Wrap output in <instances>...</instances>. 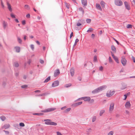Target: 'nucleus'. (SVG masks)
<instances>
[{
    "label": "nucleus",
    "mask_w": 135,
    "mask_h": 135,
    "mask_svg": "<svg viewBox=\"0 0 135 135\" xmlns=\"http://www.w3.org/2000/svg\"><path fill=\"white\" fill-rule=\"evenodd\" d=\"M44 121H45V124L47 125L55 126L57 124L55 122L51 121L50 119H45Z\"/></svg>",
    "instance_id": "f257e3e1"
},
{
    "label": "nucleus",
    "mask_w": 135,
    "mask_h": 135,
    "mask_svg": "<svg viewBox=\"0 0 135 135\" xmlns=\"http://www.w3.org/2000/svg\"><path fill=\"white\" fill-rule=\"evenodd\" d=\"M104 87L103 86H101L95 90L92 91L93 93H96L102 91L104 89Z\"/></svg>",
    "instance_id": "f03ea898"
},
{
    "label": "nucleus",
    "mask_w": 135,
    "mask_h": 135,
    "mask_svg": "<svg viewBox=\"0 0 135 135\" xmlns=\"http://www.w3.org/2000/svg\"><path fill=\"white\" fill-rule=\"evenodd\" d=\"M56 109V108H50L45 109L44 110L42 111V112H49L54 111Z\"/></svg>",
    "instance_id": "7ed1b4c3"
},
{
    "label": "nucleus",
    "mask_w": 135,
    "mask_h": 135,
    "mask_svg": "<svg viewBox=\"0 0 135 135\" xmlns=\"http://www.w3.org/2000/svg\"><path fill=\"white\" fill-rule=\"evenodd\" d=\"M115 91L113 90H109L106 93V96L107 97H110L113 95Z\"/></svg>",
    "instance_id": "20e7f679"
},
{
    "label": "nucleus",
    "mask_w": 135,
    "mask_h": 135,
    "mask_svg": "<svg viewBox=\"0 0 135 135\" xmlns=\"http://www.w3.org/2000/svg\"><path fill=\"white\" fill-rule=\"evenodd\" d=\"M115 3L116 5L119 6H121L123 4L122 2L120 0H115Z\"/></svg>",
    "instance_id": "39448f33"
},
{
    "label": "nucleus",
    "mask_w": 135,
    "mask_h": 135,
    "mask_svg": "<svg viewBox=\"0 0 135 135\" xmlns=\"http://www.w3.org/2000/svg\"><path fill=\"white\" fill-rule=\"evenodd\" d=\"M124 5L126 8L128 10H129L131 9V7L129 4V3L126 1H125L124 2Z\"/></svg>",
    "instance_id": "423d86ee"
},
{
    "label": "nucleus",
    "mask_w": 135,
    "mask_h": 135,
    "mask_svg": "<svg viewBox=\"0 0 135 135\" xmlns=\"http://www.w3.org/2000/svg\"><path fill=\"white\" fill-rule=\"evenodd\" d=\"M131 106V104H130V102L127 101L125 103V106L126 108L129 109L130 108Z\"/></svg>",
    "instance_id": "0eeeda50"
},
{
    "label": "nucleus",
    "mask_w": 135,
    "mask_h": 135,
    "mask_svg": "<svg viewBox=\"0 0 135 135\" xmlns=\"http://www.w3.org/2000/svg\"><path fill=\"white\" fill-rule=\"evenodd\" d=\"M114 104L113 103H112L110 104L109 108V111L110 112H111L114 109Z\"/></svg>",
    "instance_id": "6e6552de"
},
{
    "label": "nucleus",
    "mask_w": 135,
    "mask_h": 135,
    "mask_svg": "<svg viewBox=\"0 0 135 135\" xmlns=\"http://www.w3.org/2000/svg\"><path fill=\"white\" fill-rule=\"evenodd\" d=\"M111 54L113 59H114L116 62L118 64L119 63V61L118 57L117 56H115L112 52H111Z\"/></svg>",
    "instance_id": "1a4fd4ad"
},
{
    "label": "nucleus",
    "mask_w": 135,
    "mask_h": 135,
    "mask_svg": "<svg viewBox=\"0 0 135 135\" xmlns=\"http://www.w3.org/2000/svg\"><path fill=\"white\" fill-rule=\"evenodd\" d=\"M59 82L58 81H54L52 84V87H55L58 86L59 85Z\"/></svg>",
    "instance_id": "9d476101"
},
{
    "label": "nucleus",
    "mask_w": 135,
    "mask_h": 135,
    "mask_svg": "<svg viewBox=\"0 0 135 135\" xmlns=\"http://www.w3.org/2000/svg\"><path fill=\"white\" fill-rule=\"evenodd\" d=\"M122 64L123 66H125L126 64L127 60L124 58H123L121 60Z\"/></svg>",
    "instance_id": "9b49d317"
},
{
    "label": "nucleus",
    "mask_w": 135,
    "mask_h": 135,
    "mask_svg": "<svg viewBox=\"0 0 135 135\" xmlns=\"http://www.w3.org/2000/svg\"><path fill=\"white\" fill-rule=\"evenodd\" d=\"M82 98L85 101L88 102L90 100V98L89 97H84Z\"/></svg>",
    "instance_id": "f8f14e48"
},
{
    "label": "nucleus",
    "mask_w": 135,
    "mask_h": 135,
    "mask_svg": "<svg viewBox=\"0 0 135 135\" xmlns=\"http://www.w3.org/2000/svg\"><path fill=\"white\" fill-rule=\"evenodd\" d=\"M60 73V72L59 70L57 69L55 70L54 73V76L55 77H56L59 75Z\"/></svg>",
    "instance_id": "ddd939ff"
},
{
    "label": "nucleus",
    "mask_w": 135,
    "mask_h": 135,
    "mask_svg": "<svg viewBox=\"0 0 135 135\" xmlns=\"http://www.w3.org/2000/svg\"><path fill=\"white\" fill-rule=\"evenodd\" d=\"M96 8L98 10L102 11V9L101 7L99 4L97 3L96 5Z\"/></svg>",
    "instance_id": "4468645a"
},
{
    "label": "nucleus",
    "mask_w": 135,
    "mask_h": 135,
    "mask_svg": "<svg viewBox=\"0 0 135 135\" xmlns=\"http://www.w3.org/2000/svg\"><path fill=\"white\" fill-rule=\"evenodd\" d=\"M8 24L7 22L4 21H3V28L5 29L6 28Z\"/></svg>",
    "instance_id": "2eb2a0df"
},
{
    "label": "nucleus",
    "mask_w": 135,
    "mask_h": 135,
    "mask_svg": "<svg viewBox=\"0 0 135 135\" xmlns=\"http://www.w3.org/2000/svg\"><path fill=\"white\" fill-rule=\"evenodd\" d=\"M7 6L9 10L11 12L12 11V9L11 8V4L8 2L7 3Z\"/></svg>",
    "instance_id": "dca6fc26"
},
{
    "label": "nucleus",
    "mask_w": 135,
    "mask_h": 135,
    "mask_svg": "<svg viewBox=\"0 0 135 135\" xmlns=\"http://www.w3.org/2000/svg\"><path fill=\"white\" fill-rule=\"evenodd\" d=\"M100 4L102 8L103 9L104 8H105V4L104 2L103 1H102L100 2Z\"/></svg>",
    "instance_id": "f3484780"
},
{
    "label": "nucleus",
    "mask_w": 135,
    "mask_h": 135,
    "mask_svg": "<svg viewBox=\"0 0 135 135\" xmlns=\"http://www.w3.org/2000/svg\"><path fill=\"white\" fill-rule=\"evenodd\" d=\"M70 73L71 74V75L73 76L74 74V70L73 68H71L70 70Z\"/></svg>",
    "instance_id": "a211bd4d"
},
{
    "label": "nucleus",
    "mask_w": 135,
    "mask_h": 135,
    "mask_svg": "<svg viewBox=\"0 0 135 135\" xmlns=\"http://www.w3.org/2000/svg\"><path fill=\"white\" fill-rule=\"evenodd\" d=\"M82 3L84 6H86L87 4V2L86 0H81Z\"/></svg>",
    "instance_id": "6ab92c4d"
},
{
    "label": "nucleus",
    "mask_w": 135,
    "mask_h": 135,
    "mask_svg": "<svg viewBox=\"0 0 135 135\" xmlns=\"http://www.w3.org/2000/svg\"><path fill=\"white\" fill-rule=\"evenodd\" d=\"M111 49L114 52H116V50L115 47L114 45H112L111 46Z\"/></svg>",
    "instance_id": "aec40b11"
},
{
    "label": "nucleus",
    "mask_w": 135,
    "mask_h": 135,
    "mask_svg": "<svg viewBox=\"0 0 135 135\" xmlns=\"http://www.w3.org/2000/svg\"><path fill=\"white\" fill-rule=\"evenodd\" d=\"M15 50L17 52H19L20 51V48L18 47H15Z\"/></svg>",
    "instance_id": "412c9836"
},
{
    "label": "nucleus",
    "mask_w": 135,
    "mask_h": 135,
    "mask_svg": "<svg viewBox=\"0 0 135 135\" xmlns=\"http://www.w3.org/2000/svg\"><path fill=\"white\" fill-rule=\"evenodd\" d=\"M10 126V125L9 124H6L3 127L5 129H6L8 128Z\"/></svg>",
    "instance_id": "4be33fe9"
},
{
    "label": "nucleus",
    "mask_w": 135,
    "mask_h": 135,
    "mask_svg": "<svg viewBox=\"0 0 135 135\" xmlns=\"http://www.w3.org/2000/svg\"><path fill=\"white\" fill-rule=\"evenodd\" d=\"M114 133L113 131H111L109 132L108 134L107 135H113Z\"/></svg>",
    "instance_id": "5701e85b"
},
{
    "label": "nucleus",
    "mask_w": 135,
    "mask_h": 135,
    "mask_svg": "<svg viewBox=\"0 0 135 135\" xmlns=\"http://www.w3.org/2000/svg\"><path fill=\"white\" fill-rule=\"evenodd\" d=\"M50 80V77H48L47 79L44 81V83H46L48 82Z\"/></svg>",
    "instance_id": "b1692460"
},
{
    "label": "nucleus",
    "mask_w": 135,
    "mask_h": 135,
    "mask_svg": "<svg viewBox=\"0 0 135 135\" xmlns=\"http://www.w3.org/2000/svg\"><path fill=\"white\" fill-rule=\"evenodd\" d=\"M109 62L110 63H112L113 62V61L110 56L109 57Z\"/></svg>",
    "instance_id": "393cba45"
},
{
    "label": "nucleus",
    "mask_w": 135,
    "mask_h": 135,
    "mask_svg": "<svg viewBox=\"0 0 135 135\" xmlns=\"http://www.w3.org/2000/svg\"><path fill=\"white\" fill-rule=\"evenodd\" d=\"M79 10L80 11L82 12L83 15L84 11L83 9L82 8H79Z\"/></svg>",
    "instance_id": "a878e982"
},
{
    "label": "nucleus",
    "mask_w": 135,
    "mask_h": 135,
    "mask_svg": "<svg viewBox=\"0 0 135 135\" xmlns=\"http://www.w3.org/2000/svg\"><path fill=\"white\" fill-rule=\"evenodd\" d=\"M71 85V84L70 83L66 84L65 85V87L66 88H68Z\"/></svg>",
    "instance_id": "bb28decb"
},
{
    "label": "nucleus",
    "mask_w": 135,
    "mask_h": 135,
    "mask_svg": "<svg viewBox=\"0 0 135 135\" xmlns=\"http://www.w3.org/2000/svg\"><path fill=\"white\" fill-rule=\"evenodd\" d=\"M105 110H101L99 113V115L100 116H101L103 113L105 112Z\"/></svg>",
    "instance_id": "cd10ccee"
},
{
    "label": "nucleus",
    "mask_w": 135,
    "mask_h": 135,
    "mask_svg": "<svg viewBox=\"0 0 135 135\" xmlns=\"http://www.w3.org/2000/svg\"><path fill=\"white\" fill-rule=\"evenodd\" d=\"M24 7L26 9H29L30 8L28 5H25L24 6Z\"/></svg>",
    "instance_id": "c85d7f7f"
},
{
    "label": "nucleus",
    "mask_w": 135,
    "mask_h": 135,
    "mask_svg": "<svg viewBox=\"0 0 135 135\" xmlns=\"http://www.w3.org/2000/svg\"><path fill=\"white\" fill-rule=\"evenodd\" d=\"M71 109V108H68L67 109L65 110L64 111L65 113H66L69 111Z\"/></svg>",
    "instance_id": "c756f323"
},
{
    "label": "nucleus",
    "mask_w": 135,
    "mask_h": 135,
    "mask_svg": "<svg viewBox=\"0 0 135 135\" xmlns=\"http://www.w3.org/2000/svg\"><path fill=\"white\" fill-rule=\"evenodd\" d=\"M93 30V29L92 28H89V30L87 31L88 32H91Z\"/></svg>",
    "instance_id": "7c9ffc66"
},
{
    "label": "nucleus",
    "mask_w": 135,
    "mask_h": 135,
    "mask_svg": "<svg viewBox=\"0 0 135 135\" xmlns=\"http://www.w3.org/2000/svg\"><path fill=\"white\" fill-rule=\"evenodd\" d=\"M30 47L32 50H34V46L33 44H31L30 45Z\"/></svg>",
    "instance_id": "2f4dec72"
},
{
    "label": "nucleus",
    "mask_w": 135,
    "mask_h": 135,
    "mask_svg": "<svg viewBox=\"0 0 135 135\" xmlns=\"http://www.w3.org/2000/svg\"><path fill=\"white\" fill-rule=\"evenodd\" d=\"M17 40L18 42L20 43H21L22 42V40L19 37H17Z\"/></svg>",
    "instance_id": "473e14b6"
},
{
    "label": "nucleus",
    "mask_w": 135,
    "mask_h": 135,
    "mask_svg": "<svg viewBox=\"0 0 135 135\" xmlns=\"http://www.w3.org/2000/svg\"><path fill=\"white\" fill-rule=\"evenodd\" d=\"M96 117L95 116L93 117L92 118V121L93 122H94L95 121L96 119Z\"/></svg>",
    "instance_id": "72a5a7b5"
},
{
    "label": "nucleus",
    "mask_w": 135,
    "mask_h": 135,
    "mask_svg": "<svg viewBox=\"0 0 135 135\" xmlns=\"http://www.w3.org/2000/svg\"><path fill=\"white\" fill-rule=\"evenodd\" d=\"M93 60L94 62H95L97 61V56H94V59Z\"/></svg>",
    "instance_id": "f704fd0d"
},
{
    "label": "nucleus",
    "mask_w": 135,
    "mask_h": 135,
    "mask_svg": "<svg viewBox=\"0 0 135 135\" xmlns=\"http://www.w3.org/2000/svg\"><path fill=\"white\" fill-rule=\"evenodd\" d=\"M128 95V94H126L124 95V98L123 99V100H125L126 99Z\"/></svg>",
    "instance_id": "c9c22d12"
},
{
    "label": "nucleus",
    "mask_w": 135,
    "mask_h": 135,
    "mask_svg": "<svg viewBox=\"0 0 135 135\" xmlns=\"http://www.w3.org/2000/svg\"><path fill=\"white\" fill-rule=\"evenodd\" d=\"M0 118L2 121L6 119V118L4 116H1Z\"/></svg>",
    "instance_id": "e433bc0d"
},
{
    "label": "nucleus",
    "mask_w": 135,
    "mask_h": 135,
    "mask_svg": "<svg viewBox=\"0 0 135 135\" xmlns=\"http://www.w3.org/2000/svg\"><path fill=\"white\" fill-rule=\"evenodd\" d=\"M65 4L66 7L68 9H69V4L66 3H65Z\"/></svg>",
    "instance_id": "4c0bfd02"
},
{
    "label": "nucleus",
    "mask_w": 135,
    "mask_h": 135,
    "mask_svg": "<svg viewBox=\"0 0 135 135\" xmlns=\"http://www.w3.org/2000/svg\"><path fill=\"white\" fill-rule=\"evenodd\" d=\"M91 20L90 19H88L86 20V22L87 23H89L91 22Z\"/></svg>",
    "instance_id": "58836bf2"
},
{
    "label": "nucleus",
    "mask_w": 135,
    "mask_h": 135,
    "mask_svg": "<svg viewBox=\"0 0 135 135\" xmlns=\"http://www.w3.org/2000/svg\"><path fill=\"white\" fill-rule=\"evenodd\" d=\"M20 125L21 127H24L25 126V124L23 123H20Z\"/></svg>",
    "instance_id": "ea45409f"
},
{
    "label": "nucleus",
    "mask_w": 135,
    "mask_h": 135,
    "mask_svg": "<svg viewBox=\"0 0 135 135\" xmlns=\"http://www.w3.org/2000/svg\"><path fill=\"white\" fill-rule=\"evenodd\" d=\"M18 64L17 62H15L14 63V66L15 67H18Z\"/></svg>",
    "instance_id": "a19ab883"
},
{
    "label": "nucleus",
    "mask_w": 135,
    "mask_h": 135,
    "mask_svg": "<svg viewBox=\"0 0 135 135\" xmlns=\"http://www.w3.org/2000/svg\"><path fill=\"white\" fill-rule=\"evenodd\" d=\"M103 68L102 66H101L99 68V70L100 71H103Z\"/></svg>",
    "instance_id": "79ce46f5"
},
{
    "label": "nucleus",
    "mask_w": 135,
    "mask_h": 135,
    "mask_svg": "<svg viewBox=\"0 0 135 135\" xmlns=\"http://www.w3.org/2000/svg\"><path fill=\"white\" fill-rule=\"evenodd\" d=\"M11 16L13 18H15V16L13 13L11 14Z\"/></svg>",
    "instance_id": "37998d69"
},
{
    "label": "nucleus",
    "mask_w": 135,
    "mask_h": 135,
    "mask_svg": "<svg viewBox=\"0 0 135 135\" xmlns=\"http://www.w3.org/2000/svg\"><path fill=\"white\" fill-rule=\"evenodd\" d=\"M127 28H130L132 27V25H128L127 26Z\"/></svg>",
    "instance_id": "c03bdc74"
},
{
    "label": "nucleus",
    "mask_w": 135,
    "mask_h": 135,
    "mask_svg": "<svg viewBox=\"0 0 135 135\" xmlns=\"http://www.w3.org/2000/svg\"><path fill=\"white\" fill-rule=\"evenodd\" d=\"M1 5L2 8H4V5L3 2L2 1H1Z\"/></svg>",
    "instance_id": "a18cd8bd"
},
{
    "label": "nucleus",
    "mask_w": 135,
    "mask_h": 135,
    "mask_svg": "<svg viewBox=\"0 0 135 135\" xmlns=\"http://www.w3.org/2000/svg\"><path fill=\"white\" fill-rule=\"evenodd\" d=\"M83 102H79L76 103L77 104L78 106L79 105L81 104Z\"/></svg>",
    "instance_id": "49530a36"
},
{
    "label": "nucleus",
    "mask_w": 135,
    "mask_h": 135,
    "mask_svg": "<svg viewBox=\"0 0 135 135\" xmlns=\"http://www.w3.org/2000/svg\"><path fill=\"white\" fill-rule=\"evenodd\" d=\"M91 129L90 128L88 129L87 130V132H91Z\"/></svg>",
    "instance_id": "de8ad7c7"
},
{
    "label": "nucleus",
    "mask_w": 135,
    "mask_h": 135,
    "mask_svg": "<svg viewBox=\"0 0 135 135\" xmlns=\"http://www.w3.org/2000/svg\"><path fill=\"white\" fill-rule=\"evenodd\" d=\"M22 25H24L26 24V21L25 20H23L22 21Z\"/></svg>",
    "instance_id": "09e8293b"
},
{
    "label": "nucleus",
    "mask_w": 135,
    "mask_h": 135,
    "mask_svg": "<svg viewBox=\"0 0 135 135\" xmlns=\"http://www.w3.org/2000/svg\"><path fill=\"white\" fill-rule=\"evenodd\" d=\"M56 133L57 135H63L61 133L59 132H56Z\"/></svg>",
    "instance_id": "8fccbe9b"
},
{
    "label": "nucleus",
    "mask_w": 135,
    "mask_h": 135,
    "mask_svg": "<svg viewBox=\"0 0 135 135\" xmlns=\"http://www.w3.org/2000/svg\"><path fill=\"white\" fill-rule=\"evenodd\" d=\"M132 4L133 5H135V1L134 0H133L132 2Z\"/></svg>",
    "instance_id": "3c124183"
},
{
    "label": "nucleus",
    "mask_w": 135,
    "mask_h": 135,
    "mask_svg": "<svg viewBox=\"0 0 135 135\" xmlns=\"http://www.w3.org/2000/svg\"><path fill=\"white\" fill-rule=\"evenodd\" d=\"M73 32H72L71 33L70 36V38H71L73 36Z\"/></svg>",
    "instance_id": "603ef678"
},
{
    "label": "nucleus",
    "mask_w": 135,
    "mask_h": 135,
    "mask_svg": "<svg viewBox=\"0 0 135 135\" xmlns=\"http://www.w3.org/2000/svg\"><path fill=\"white\" fill-rule=\"evenodd\" d=\"M113 39L116 42V43H117V44L118 45L119 44V42H118L117 40L115 38H113Z\"/></svg>",
    "instance_id": "864d4df0"
},
{
    "label": "nucleus",
    "mask_w": 135,
    "mask_h": 135,
    "mask_svg": "<svg viewBox=\"0 0 135 135\" xmlns=\"http://www.w3.org/2000/svg\"><path fill=\"white\" fill-rule=\"evenodd\" d=\"M45 95V93H43V94H40L39 95H38V96H43Z\"/></svg>",
    "instance_id": "5fc2aeb1"
},
{
    "label": "nucleus",
    "mask_w": 135,
    "mask_h": 135,
    "mask_svg": "<svg viewBox=\"0 0 135 135\" xmlns=\"http://www.w3.org/2000/svg\"><path fill=\"white\" fill-rule=\"evenodd\" d=\"M35 93H40V90H36L34 91Z\"/></svg>",
    "instance_id": "6e6d98bb"
},
{
    "label": "nucleus",
    "mask_w": 135,
    "mask_h": 135,
    "mask_svg": "<svg viewBox=\"0 0 135 135\" xmlns=\"http://www.w3.org/2000/svg\"><path fill=\"white\" fill-rule=\"evenodd\" d=\"M27 87V86L26 85H22L21 86V87L22 88H24L26 87Z\"/></svg>",
    "instance_id": "4d7b16f0"
},
{
    "label": "nucleus",
    "mask_w": 135,
    "mask_h": 135,
    "mask_svg": "<svg viewBox=\"0 0 135 135\" xmlns=\"http://www.w3.org/2000/svg\"><path fill=\"white\" fill-rule=\"evenodd\" d=\"M91 37L93 38H94L95 37V35L94 34H92L91 35Z\"/></svg>",
    "instance_id": "13d9d810"
},
{
    "label": "nucleus",
    "mask_w": 135,
    "mask_h": 135,
    "mask_svg": "<svg viewBox=\"0 0 135 135\" xmlns=\"http://www.w3.org/2000/svg\"><path fill=\"white\" fill-rule=\"evenodd\" d=\"M31 62V61L30 60H29L28 61H27V64H28V65H30V64Z\"/></svg>",
    "instance_id": "bf43d9fd"
},
{
    "label": "nucleus",
    "mask_w": 135,
    "mask_h": 135,
    "mask_svg": "<svg viewBox=\"0 0 135 135\" xmlns=\"http://www.w3.org/2000/svg\"><path fill=\"white\" fill-rule=\"evenodd\" d=\"M81 25V24L80 23H78L77 24V25L78 26H79Z\"/></svg>",
    "instance_id": "052dcab7"
},
{
    "label": "nucleus",
    "mask_w": 135,
    "mask_h": 135,
    "mask_svg": "<svg viewBox=\"0 0 135 135\" xmlns=\"http://www.w3.org/2000/svg\"><path fill=\"white\" fill-rule=\"evenodd\" d=\"M40 62L42 64L44 63V61L42 60H40Z\"/></svg>",
    "instance_id": "680f3d73"
},
{
    "label": "nucleus",
    "mask_w": 135,
    "mask_h": 135,
    "mask_svg": "<svg viewBox=\"0 0 135 135\" xmlns=\"http://www.w3.org/2000/svg\"><path fill=\"white\" fill-rule=\"evenodd\" d=\"M133 60V61L134 62H135V58L133 56H132V57Z\"/></svg>",
    "instance_id": "e2e57ef3"
},
{
    "label": "nucleus",
    "mask_w": 135,
    "mask_h": 135,
    "mask_svg": "<svg viewBox=\"0 0 135 135\" xmlns=\"http://www.w3.org/2000/svg\"><path fill=\"white\" fill-rule=\"evenodd\" d=\"M73 106H74V107H76L77 106H78V105L76 103H75L73 105Z\"/></svg>",
    "instance_id": "0e129e2a"
},
{
    "label": "nucleus",
    "mask_w": 135,
    "mask_h": 135,
    "mask_svg": "<svg viewBox=\"0 0 135 135\" xmlns=\"http://www.w3.org/2000/svg\"><path fill=\"white\" fill-rule=\"evenodd\" d=\"M79 41V40L78 39H76L75 40V42L77 43Z\"/></svg>",
    "instance_id": "69168bd1"
},
{
    "label": "nucleus",
    "mask_w": 135,
    "mask_h": 135,
    "mask_svg": "<svg viewBox=\"0 0 135 135\" xmlns=\"http://www.w3.org/2000/svg\"><path fill=\"white\" fill-rule=\"evenodd\" d=\"M36 42L38 45H40V42L38 41H36Z\"/></svg>",
    "instance_id": "338daca9"
},
{
    "label": "nucleus",
    "mask_w": 135,
    "mask_h": 135,
    "mask_svg": "<svg viewBox=\"0 0 135 135\" xmlns=\"http://www.w3.org/2000/svg\"><path fill=\"white\" fill-rule=\"evenodd\" d=\"M30 15L29 14H28L26 15V17L27 18H29L30 17Z\"/></svg>",
    "instance_id": "774afa93"
}]
</instances>
